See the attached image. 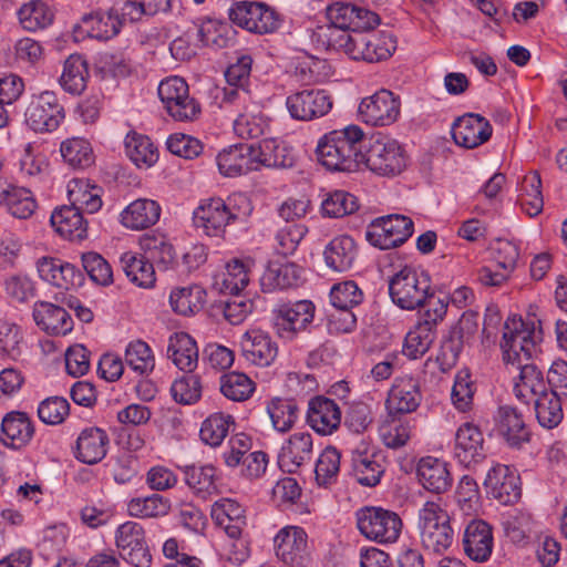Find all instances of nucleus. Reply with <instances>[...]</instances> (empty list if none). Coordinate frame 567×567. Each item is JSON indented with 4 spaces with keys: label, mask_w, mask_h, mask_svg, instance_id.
<instances>
[{
    "label": "nucleus",
    "mask_w": 567,
    "mask_h": 567,
    "mask_svg": "<svg viewBox=\"0 0 567 567\" xmlns=\"http://www.w3.org/2000/svg\"><path fill=\"white\" fill-rule=\"evenodd\" d=\"M350 35L351 30L328 23L317 28L313 32L312 40L318 48L344 52Z\"/></svg>",
    "instance_id": "nucleus-57"
},
{
    "label": "nucleus",
    "mask_w": 567,
    "mask_h": 567,
    "mask_svg": "<svg viewBox=\"0 0 567 567\" xmlns=\"http://www.w3.org/2000/svg\"><path fill=\"white\" fill-rule=\"evenodd\" d=\"M286 106L292 118L312 121L330 112L332 100L323 90L305 89L290 94L286 100Z\"/></svg>",
    "instance_id": "nucleus-14"
},
{
    "label": "nucleus",
    "mask_w": 567,
    "mask_h": 567,
    "mask_svg": "<svg viewBox=\"0 0 567 567\" xmlns=\"http://www.w3.org/2000/svg\"><path fill=\"white\" fill-rule=\"evenodd\" d=\"M359 114L367 124L373 126L390 125L396 121L400 114V102L392 92L380 90L361 101Z\"/></svg>",
    "instance_id": "nucleus-18"
},
{
    "label": "nucleus",
    "mask_w": 567,
    "mask_h": 567,
    "mask_svg": "<svg viewBox=\"0 0 567 567\" xmlns=\"http://www.w3.org/2000/svg\"><path fill=\"white\" fill-rule=\"evenodd\" d=\"M275 553L279 560L290 566H303L310 557L308 536L298 526L281 528L274 538Z\"/></svg>",
    "instance_id": "nucleus-16"
},
{
    "label": "nucleus",
    "mask_w": 567,
    "mask_h": 567,
    "mask_svg": "<svg viewBox=\"0 0 567 567\" xmlns=\"http://www.w3.org/2000/svg\"><path fill=\"white\" fill-rule=\"evenodd\" d=\"M518 372L514 383V393L517 399L528 403L533 398L546 391L542 371L530 361L512 367Z\"/></svg>",
    "instance_id": "nucleus-38"
},
{
    "label": "nucleus",
    "mask_w": 567,
    "mask_h": 567,
    "mask_svg": "<svg viewBox=\"0 0 567 567\" xmlns=\"http://www.w3.org/2000/svg\"><path fill=\"white\" fill-rule=\"evenodd\" d=\"M420 402L417 382L412 378H403L392 385L386 399V409L390 414L410 413L416 410Z\"/></svg>",
    "instance_id": "nucleus-32"
},
{
    "label": "nucleus",
    "mask_w": 567,
    "mask_h": 567,
    "mask_svg": "<svg viewBox=\"0 0 567 567\" xmlns=\"http://www.w3.org/2000/svg\"><path fill=\"white\" fill-rule=\"evenodd\" d=\"M252 208L246 196L237 195L228 198L209 199L194 212L193 220L197 228L208 236H219L227 225L235 220H245Z\"/></svg>",
    "instance_id": "nucleus-3"
},
{
    "label": "nucleus",
    "mask_w": 567,
    "mask_h": 567,
    "mask_svg": "<svg viewBox=\"0 0 567 567\" xmlns=\"http://www.w3.org/2000/svg\"><path fill=\"white\" fill-rule=\"evenodd\" d=\"M313 317L315 305L310 300H299L279 306L275 310L274 326L280 338L292 340L312 322Z\"/></svg>",
    "instance_id": "nucleus-13"
},
{
    "label": "nucleus",
    "mask_w": 567,
    "mask_h": 567,
    "mask_svg": "<svg viewBox=\"0 0 567 567\" xmlns=\"http://www.w3.org/2000/svg\"><path fill=\"white\" fill-rule=\"evenodd\" d=\"M416 475L421 485L435 494L447 492L453 482L447 464L433 456H425L419 461Z\"/></svg>",
    "instance_id": "nucleus-27"
},
{
    "label": "nucleus",
    "mask_w": 567,
    "mask_h": 567,
    "mask_svg": "<svg viewBox=\"0 0 567 567\" xmlns=\"http://www.w3.org/2000/svg\"><path fill=\"white\" fill-rule=\"evenodd\" d=\"M240 348L244 358L259 367L270 365L278 353V347L271 337L259 329L245 332L240 340Z\"/></svg>",
    "instance_id": "nucleus-23"
},
{
    "label": "nucleus",
    "mask_w": 567,
    "mask_h": 567,
    "mask_svg": "<svg viewBox=\"0 0 567 567\" xmlns=\"http://www.w3.org/2000/svg\"><path fill=\"white\" fill-rule=\"evenodd\" d=\"M126 364L138 374L153 371L155 359L148 344L142 340L131 342L125 351Z\"/></svg>",
    "instance_id": "nucleus-59"
},
{
    "label": "nucleus",
    "mask_w": 567,
    "mask_h": 567,
    "mask_svg": "<svg viewBox=\"0 0 567 567\" xmlns=\"http://www.w3.org/2000/svg\"><path fill=\"white\" fill-rule=\"evenodd\" d=\"M323 254L329 268L339 272L347 271L355 259V243L350 236L336 237L328 244Z\"/></svg>",
    "instance_id": "nucleus-41"
},
{
    "label": "nucleus",
    "mask_w": 567,
    "mask_h": 567,
    "mask_svg": "<svg viewBox=\"0 0 567 567\" xmlns=\"http://www.w3.org/2000/svg\"><path fill=\"white\" fill-rule=\"evenodd\" d=\"M184 481L199 497L206 499L217 492L216 470L212 465H186L183 468Z\"/></svg>",
    "instance_id": "nucleus-44"
},
{
    "label": "nucleus",
    "mask_w": 567,
    "mask_h": 567,
    "mask_svg": "<svg viewBox=\"0 0 567 567\" xmlns=\"http://www.w3.org/2000/svg\"><path fill=\"white\" fill-rule=\"evenodd\" d=\"M2 442L7 446L20 449L27 445L33 434L34 426L24 412L12 411L4 415L1 422Z\"/></svg>",
    "instance_id": "nucleus-33"
},
{
    "label": "nucleus",
    "mask_w": 567,
    "mask_h": 567,
    "mask_svg": "<svg viewBox=\"0 0 567 567\" xmlns=\"http://www.w3.org/2000/svg\"><path fill=\"white\" fill-rule=\"evenodd\" d=\"M39 276L58 288L70 290L82 282V274L72 264L52 257H43L38 264Z\"/></svg>",
    "instance_id": "nucleus-25"
},
{
    "label": "nucleus",
    "mask_w": 567,
    "mask_h": 567,
    "mask_svg": "<svg viewBox=\"0 0 567 567\" xmlns=\"http://www.w3.org/2000/svg\"><path fill=\"white\" fill-rule=\"evenodd\" d=\"M538 423L545 429H554L564 417L561 399L555 390H546L532 399Z\"/></svg>",
    "instance_id": "nucleus-42"
},
{
    "label": "nucleus",
    "mask_w": 567,
    "mask_h": 567,
    "mask_svg": "<svg viewBox=\"0 0 567 567\" xmlns=\"http://www.w3.org/2000/svg\"><path fill=\"white\" fill-rule=\"evenodd\" d=\"M538 340L534 330L527 329L520 318H508L504 323L501 343L504 362L514 367L530 361L537 352Z\"/></svg>",
    "instance_id": "nucleus-7"
},
{
    "label": "nucleus",
    "mask_w": 567,
    "mask_h": 567,
    "mask_svg": "<svg viewBox=\"0 0 567 567\" xmlns=\"http://www.w3.org/2000/svg\"><path fill=\"white\" fill-rule=\"evenodd\" d=\"M496 426L511 447L520 449L530 440V431L523 420V415L513 406L504 405L497 411Z\"/></svg>",
    "instance_id": "nucleus-28"
},
{
    "label": "nucleus",
    "mask_w": 567,
    "mask_h": 567,
    "mask_svg": "<svg viewBox=\"0 0 567 567\" xmlns=\"http://www.w3.org/2000/svg\"><path fill=\"white\" fill-rule=\"evenodd\" d=\"M327 18L329 23L351 31L358 28H375L380 23L377 13L341 1L327 7Z\"/></svg>",
    "instance_id": "nucleus-21"
},
{
    "label": "nucleus",
    "mask_w": 567,
    "mask_h": 567,
    "mask_svg": "<svg viewBox=\"0 0 567 567\" xmlns=\"http://www.w3.org/2000/svg\"><path fill=\"white\" fill-rule=\"evenodd\" d=\"M389 293L394 305L403 310L433 308L436 300L430 276L411 267H404L389 280Z\"/></svg>",
    "instance_id": "nucleus-2"
},
{
    "label": "nucleus",
    "mask_w": 567,
    "mask_h": 567,
    "mask_svg": "<svg viewBox=\"0 0 567 567\" xmlns=\"http://www.w3.org/2000/svg\"><path fill=\"white\" fill-rule=\"evenodd\" d=\"M313 457V437L309 432H296L282 444L278 465L286 473H296Z\"/></svg>",
    "instance_id": "nucleus-19"
},
{
    "label": "nucleus",
    "mask_w": 567,
    "mask_h": 567,
    "mask_svg": "<svg viewBox=\"0 0 567 567\" xmlns=\"http://www.w3.org/2000/svg\"><path fill=\"white\" fill-rule=\"evenodd\" d=\"M24 117L27 125L34 132H52L64 118V109L54 92L44 91L32 96Z\"/></svg>",
    "instance_id": "nucleus-12"
},
{
    "label": "nucleus",
    "mask_w": 567,
    "mask_h": 567,
    "mask_svg": "<svg viewBox=\"0 0 567 567\" xmlns=\"http://www.w3.org/2000/svg\"><path fill=\"white\" fill-rule=\"evenodd\" d=\"M158 96L168 114L176 121H193L200 112L199 104L189 96L186 81L179 76L162 81L158 85Z\"/></svg>",
    "instance_id": "nucleus-10"
},
{
    "label": "nucleus",
    "mask_w": 567,
    "mask_h": 567,
    "mask_svg": "<svg viewBox=\"0 0 567 567\" xmlns=\"http://www.w3.org/2000/svg\"><path fill=\"white\" fill-rule=\"evenodd\" d=\"M352 474L359 484L373 487L380 483L384 467L380 462V455L368 451L354 450L351 454Z\"/></svg>",
    "instance_id": "nucleus-36"
},
{
    "label": "nucleus",
    "mask_w": 567,
    "mask_h": 567,
    "mask_svg": "<svg viewBox=\"0 0 567 567\" xmlns=\"http://www.w3.org/2000/svg\"><path fill=\"white\" fill-rule=\"evenodd\" d=\"M51 225L56 233L70 240H82L86 237V221L78 208L64 205L51 215Z\"/></svg>",
    "instance_id": "nucleus-37"
},
{
    "label": "nucleus",
    "mask_w": 567,
    "mask_h": 567,
    "mask_svg": "<svg viewBox=\"0 0 567 567\" xmlns=\"http://www.w3.org/2000/svg\"><path fill=\"white\" fill-rule=\"evenodd\" d=\"M487 494L502 505H513L522 496L520 477L516 470L504 464L494 465L486 475Z\"/></svg>",
    "instance_id": "nucleus-15"
},
{
    "label": "nucleus",
    "mask_w": 567,
    "mask_h": 567,
    "mask_svg": "<svg viewBox=\"0 0 567 567\" xmlns=\"http://www.w3.org/2000/svg\"><path fill=\"white\" fill-rule=\"evenodd\" d=\"M89 70L86 61L78 54L70 55L60 76L61 86L73 95H80L86 87Z\"/></svg>",
    "instance_id": "nucleus-46"
},
{
    "label": "nucleus",
    "mask_w": 567,
    "mask_h": 567,
    "mask_svg": "<svg viewBox=\"0 0 567 567\" xmlns=\"http://www.w3.org/2000/svg\"><path fill=\"white\" fill-rule=\"evenodd\" d=\"M219 172L227 177H235L257 171L252 156V144H239L224 150L217 155Z\"/></svg>",
    "instance_id": "nucleus-31"
},
{
    "label": "nucleus",
    "mask_w": 567,
    "mask_h": 567,
    "mask_svg": "<svg viewBox=\"0 0 567 567\" xmlns=\"http://www.w3.org/2000/svg\"><path fill=\"white\" fill-rule=\"evenodd\" d=\"M161 216V206L152 199L138 198L132 202L121 214L123 226L133 230L155 225Z\"/></svg>",
    "instance_id": "nucleus-35"
},
{
    "label": "nucleus",
    "mask_w": 567,
    "mask_h": 567,
    "mask_svg": "<svg viewBox=\"0 0 567 567\" xmlns=\"http://www.w3.org/2000/svg\"><path fill=\"white\" fill-rule=\"evenodd\" d=\"M492 125L480 114L467 113L455 120L452 125L454 142L465 148H475L492 136Z\"/></svg>",
    "instance_id": "nucleus-20"
},
{
    "label": "nucleus",
    "mask_w": 567,
    "mask_h": 567,
    "mask_svg": "<svg viewBox=\"0 0 567 567\" xmlns=\"http://www.w3.org/2000/svg\"><path fill=\"white\" fill-rule=\"evenodd\" d=\"M417 527L422 545L436 554L447 550L454 540V530L447 511L439 501H427L419 509Z\"/></svg>",
    "instance_id": "nucleus-4"
},
{
    "label": "nucleus",
    "mask_w": 567,
    "mask_h": 567,
    "mask_svg": "<svg viewBox=\"0 0 567 567\" xmlns=\"http://www.w3.org/2000/svg\"><path fill=\"white\" fill-rule=\"evenodd\" d=\"M252 156L257 171L261 166L271 168L291 167L295 162L292 150L277 138H265L257 145L252 144Z\"/></svg>",
    "instance_id": "nucleus-29"
},
{
    "label": "nucleus",
    "mask_w": 567,
    "mask_h": 567,
    "mask_svg": "<svg viewBox=\"0 0 567 567\" xmlns=\"http://www.w3.org/2000/svg\"><path fill=\"white\" fill-rule=\"evenodd\" d=\"M233 424L234 419L231 415L214 413L203 422L199 431L200 439L205 444L218 446L227 436Z\"/></svg>",
    "instance_id": "nucleus-55"
},
{
    "label": "nucleus",
    "mask_w": 567,
    "mask_h": 567,
    "mask_svg": "<svg viewBox=\"0 0 567 567\" xmlns=\"http://www.w3.org/2000/svg\"><path fill=\"white\" fill-rule=\"evenodd\" d=\"M109 436L99 427L84 429L76 440L75 457L85 464H96L106 455Z\"/></svg>",
    "instance_id": "nucleus-34"
},
{
    "label": "nucleus",
    "mask_w": 567,
    "mask_h": 567,
    "mask_svg": "<svg viewBox=\"0 0 567 567\" xmlns=\"http://www.w3.org/2000/svg\"><path fill=\"white\" fill-rule=\"evenodd\" d=\"M363 138L364 133L358 125L331 131L318 142V161L330 171L355 172L363 161Z\"/></svg>",
    "instance_id": "nucleus-1"
},
{
    "label": "nucleus",
    "mask_w": 567,
    "mask_h": 567,
    "mask_svg": "<svg viewBox=\"0 0 567 567\" xmlns=\"http://www.w3.org/2000/svg\"><path fill=\"white\" fill-rule=\"evenodd\" d=\"M362 165L380 176H396L406 167L405 151L396 140L380 135L363 154Z\"/></svg>",
    "instance_id": "nucleus-5"
},
{
    "label": "nucleus",
    "mask_w": 567,
    "mask_h": 567,
    "mask_svg": "<svg viewBox=\"0 0 567 567\" xmlns=\"http://www.w3.org/2000/svg\"><path fill=\"white\" fill-rule=\"evenodd\" d=\"M68 196L70 205L78 208L82 213L85 210L90 214L97 212L102 206V200L97 193V188L83 179H72L68 184Z\"/></svg>",
    "instance_id": "nucleus-51"
},
{
    "label": "nucleus",
    "mask_w": 567,
    "mask_h": 567,
    "mask_svg": "<svg viewBox=\"0 0 567 567\" xmlns=\"http://www.w3.org/2000/svg\"><path fill=\"white\" fill-rule=\"evenodd\" d=\"M63 159L75 168H85L94 163V155L91 144L79 137L64 141L61 144Z\"/></svg>",
    "instance_id": "nucleus-53"
},
{
    "label": "nucleus",
    "mask_w": 567,
    "mask_h": 567,
    "mask_svg": "<svg viewBox=\"0 0 567 567\" xmlns=\"http://www.w3.org/2000/svg\"><path fill=\"white\" fill-rule=\"evenodd\" d=\"M486 456L484 437L477 426L465 423L455 434L454 457L465 467L481 463Z\"/></svg>",
    "instance_id": "nucleus-22"
},
{
    "label": "nucleus",
    "mask_w": 567,
    "mask_h": 567,
    "mask_svg": "<svg viewBox=\"0 0 567 567\" xmlns=\"http://www.w3.org/2000/svg\"><path fill=\"white\" fill-rule=\"evenodd\" d=\"M124 144L126 155L140 168H148L158 159L157 148L145 135L136 132L128 133Z\"/></svg>",
    "instance_id": "nucleus-45"
},
{
    "label": "nucleus",
    "mask_w": 567,
    "mask_h": 567,
    "mask_svg": "<svg viewBox=\"0 0 567 567\" xmlns=\"http://www.w3.org/2000/svg\"><path fill=\"white\" fill-rule=\"evenodd\" d=\"M37 326L52 336H65L73 329V320L63 306L39 301L33 307Z\"/></svg>",
    "instance_id": "nucleus-24"
},
{
    "label": "nucleus",
    "mask_w": 567,
    "mask_h": 567,
    "mask_svg": "<svg viewBox=\"0 0 567 567\" xmlns=\"http://www.w3.org/2000/svg\"><path fill=\"white\" fill-rule=\"evenodd\" d=\"M412 234V219L393 214L372 220L367 227L365 238L372 246L386 250L404 244Z\"/></svg>",
    "instance_id": "nucleus-9"
},
{
    "label": "nucleus",
    "mask_w": 567,
    "mask_h": 567,
    "mask_svg": "<svg viewBox=\"0 0 567 567\" xmlns=\"http://www.w3.org/2000/svg\"><path fill=\"white\" fill-rule=\"evenodd\" d=\"M131 516L150 518L165 516L169 511V503L163 496L153 494L147 497L133 498L127 504Z\"/></svg>",
    "instance_id": "nucleus-56"
},
{
    "label": "nucleus",
    "mask_w": 567,
    "mask_h": 567,
    "mask_svg": "<svg viewBox=\"0 0 567 567\" xmlns=\"http://www.w3.org/2000/svg\"><path fill=\"white\" fill-rule=\"evenodd\" d=\"M367 62H378L390 58L396 49V39L388 32L368 30Z\"/></svg>",
    "instance_id": "nucleus-62"
},
{
    "label": "nucleus",
    "mask_w": 567,
    "mask_h": 567,
    "mask_svg": "<svg viewBox=\"0 0 567 567\" xmlns=\"http://www.w3.org/2000/svg\"><path fill=\"white\" fill-rule=\"evenodd\" d=\"M18 18L24 30L34 32L51 25L54 14L44 1L32 0L19 9Z\"/></svg>",
    "instance_id": "nucleus-49"
},
{
    "label": "nucleus",
    "mask_w": 567,
    "mask_h": 567,
    "mask_svg": "<svg viewBox=\"0 0 567 567\" xmlns=\"http://www.w3.org/2000/svg\"><path fill=\"white\" fill-rule=\"evenodd\" d=\"M268 127L267 118L260 113L245 112L240 113L234 122V131L241 138H258Z\"/></svg>",
    "instance_id": "nucleus-64"
},
{
    "label": "nucleus",
    "mask_w": 567,
    "mask_h": 567,
    "mask_svg": "<svg viewBox=\"0 0 567 567\" xmlns=\"http://www.w3.org/2000/svg\"><path fill=\"white\" fill-rule=\"evenodd\" d=\"M301 277V269L295 264H270L262 276L260 285L262 291L270 292L276 289H287L297 286Z\"/></svg>",
    "instance_id": "nucleus-40"
},
{
    "label": "nucleus",
    "mask_w": 567,
    "mask_h": 567,
    "mask_svg": "<svg viewBox=\"0 0 567 567\" xmlns=\"http://www.w3.org/2000/svg\"><path fill=\"white\" fill-rule=\"evenodd\" d=\"M168 357L182 371L193 372L198 363V348L195 340L185 332L172 336L167 347Z\"/></svg>",
    "instance_id": "nucleus-39"
},
{
    "label": "nucleus",
    "mask_w": 567,
    "mask_h": 567,
    "mask_svg": "<svg viewBox=\"0 0 567 567\" xmlns=\"http://www.w3.org/2000/svg\"><path fill=\"white\" fill-rule=\"evenodd\" d=\"M433 308H427L421 321L411 330L406 337L403 353L410 359L422 357L435 339V327L446 315L447 303L436 300Z\"/></svg>",
    "instance_id": "nucleus-11"
},
{
    "label": "nucleus",
    "mask_w": 567,
    "mask_h": 567,
    "mask_svg": "<svg viewBox=\"0 0 567 567\" xmlns=\"http://www.w3.org/2000/svg\"><path fill=\"white\" fill-rule=\"evenodd\" d=\"M357 526L368 539L385 544L395 542L402 529V519L390 509L365 506L357 511Z\"/></svg>",
    "instance_id": "nucleus-6"
},
{
    "label": "nucleus",
    "mask_w": 567,
    "mask_h": 567,
    "mask_svg": "<svg viewBox=\"0 0 567 567\" xmlns=\"http://www.w3.org/2000/svg\"><path fill=\"white\" fill-rule=\"evenodd\" d=\"M220 392L231 401H245L254 392L252 381L240 372L227 373L220 378Z\"/></svg>",
    "instance_id": "nucleus-60"
},
{
    "label": "nucleus",
    "mask_w": 567,
    "mask_h": 567,
    "mask_svg": "<svg viewBox=\"0 0 567 567\" xmlns=\"http://www.w3.org/2000/svg\"><path fill=\"white\" fill-rule=\"evenodd\" d=\"M204 298L205 291L199 286H192L173 290L169 302L176 313L189 316L200 310Z\"/></svg>",
    "instance_id": "nucleus-52"
},
{
    "label": "nucleus",
    "mask_w": 567,
    "mask_h": 567,
    "mask_svg": "<svg viewBox=\"0 0 567 567\" xmlns=\"http://www.w3.org/2000/svg\"><path fill=\"white\" fill-rule=\"evenodd\" d=\"M267 413L274 429L288 432L298 420L299 406L293 399L274 398L267 403Z\"/></svg>",
    "instance_id": "nucleus-47"
},
{
    "label": "nucleus",
    "mask_w": 567,
    "mask_h": 567,
    "mask_svg": "<svg viewBox=\"0 0 567 567\" xmlns=\"http://www.w3.org/2000/svg\"><path fill=\"white\" fill-rule=\"evenodd\" d=\"M249 282L248 271L238 259L226 265L225 271L215 276L214 287L219 292L238 295Z\"/></svg>",
    "instance_id": "nucleus-50"
},
{
    "label": "nucleus",
    "mask_w": 567,
    "mask_h": 567,
    "mask_svg": "<svg viewBox=\"0 0 567 567\" xmlns=\"http://www.w3.org/2000/svg\"><path fill=\"white\" fill-rule=\"evenodd\" d=\"M229 19L238 27L258 34L274 33L281 25L279 13L262 2L235 3L229 9Z\"/></svg>",
    "instance_id": "nucleus-8"
},
{
    "label": "nucleus",
    "mask_w": 567,
    "mask_h": 567,
    "mask_svg": "<svg viewBox=\"0 0 567 567\" xmlns=\"http://www.w3.org/2000/svg\"><path fill=\"white\" fill-rule=\"evenodd\" d=\"M307 422L319 434H331L340 425L341 411L333 400L316 396L309 401Z\"/></svg>",
    "instance_id": "nucleus-26"
},
{
    "label": "nucleus",
    "mask_w": 567,
    "mask_h": 567,
    "mask_svg": "<svg viewBox=\"0 0 567 567\" xmlns=\"http://www.w3.org/2000/svg\"><path fill=\"white\" fill-rule=\"evenodd\" d=\"M82 27L91 38L109 40L115 37L122 27L118 12L111 9L107 12H94L82 18Z\"/></svg>",
    "instance_id": "nucleus-43"
},
{
    "label": "nucleus",
    "mask_w": 567,
    "mask_h": 567,
    "mask_svg": "<svg viewBox=\"0 0 567 567\" xmlns=\"http://www.w3.org/2000/svg\"><path fill=\"white\" fill-rule=\"evenodd\" d=\"M171 392L173 399L181 404H193L197 402L202 395V384L197 375L187 372L179 379H176Z\"/></svg>",
    "instance_id": "nucleus-63"
},
{
    "label": "nucleus",
    "mask_w": 567,
    "mask_h": 567,
    "mask_svg": "<svg viewBox=\"0 0 567 567\" xmlns=\"http://www.w3.org/2000/svg\"><path fill=\"white\" fill-rule=\"evenodd\" d=\"M116 546L121 556L135 567H150L152 556L146 546L143 527L135 522L122 524L116 532Z\"/></svg>",
    "instance_id": "nucleus-17"
},
{
    "label": "nucleus",
    "mask_w": 567,
    "mask_h": 567,
    "mask_svg": "<svg viewBox=\"0 0 567 567\" xmlns=\"http://www.w3.org/2000/svg\"><path fill=\"white\" fill-rule=\"evenodd\" d=\"M358 209L355 196L344 190L329 193L321 203L324 216L340 218L354 213Z\"/></svg>",
    "instance_id": "nucleus-58"
},
{
    "label": "nucleus",
    "mask_w": 567,
    "mask_h": 567,
    "mask_svg": "<svg viewBox=\"0 0 567 567\" xmlns=\"http://www.w3.org/2000/svg\"><path fill=\"white\" fill-rule=\"evenodd\" d=\"M463 545L465 554L472 560L486 561L493 549L491 526L484 520H472L465 528Z\"/></svg>",
    "instance_id": "nucleus-30"
},
{
    "label": "nucleus",
    "mask_w": 567,
    "mask_h": 567,
    "mask_svg": "<svg viewBox=\"0 0 567 567\" xmlns=\"http://www.w3.org/2000/svg\"><path fill=\"white\" fill-rule=\"evenodd\" d=\"M141 246L146 258L161 269H167L175 260L173 246L163 236H148L142 239Z\"/></svg>",
    "instance_id": "nucleus-54"
},
{
    "label": "nucleus",
    "mask_w": 567,
    "mask_h": 567,
    "mask_svg": "<svg viewBox=\"0 0 567 567\" xmlns=\"http://www.w3.org/2000/svg\"><path fill=\"white\" fill-rule=\"evenodd\" d=\"M121 264L127 278L138 287L151 288L155 284L154 265L146 256H135L126 252L121 257Z\"/></svg>",
    "instance_id": "nucleus-48"
},
{
    "label": "nucleus",
    "mask_w": 567,
    "mask_h": 567,
    "mask_svg": "<svg viewBox=\"0 0 567 567\" xmlns=\"http://www.w3.org/2000/svg\"><path fill=\"white\" fill-rule=\"evenodd\" d=\"M16 218L27 219L37 208V202L28 188L13 186L3 204Z\"/></svg>",
    "instance_id": "nucleus-61"
}]
</instances>
